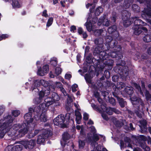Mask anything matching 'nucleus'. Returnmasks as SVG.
Here are the masks:
<instances>
[{
    "label": "nucleus",
    "mask_w": 151,
    "mask_h": 151,
    "mask_svg": "<svg viewBox=\"0 0 151 151\" xmlns=\"http://www.w3.org/2000/svg\"><path fill=\"white\" fill-rule=\"evenodd\" d=\"M130 99L133 105L138 106L137 107L138 111H141L143 110L144 104L140 98H138L134 96L131 98Z\"/></svg>",
    "instance_id": "f8f14e48"
},
{
    "label": "nucleus",
    "mask_w": 151,
    "mask_h": 151,
    "mask_svg": "<svg viewBox=\"0 0 151 151\" xmlns=\"http://www.w3.org/2000/svg\"><path fill=\"white\" fill-rule=\"evenodd\" d=\"M140 146L142 149H144L147 146L145 142L143 141L140 144Z\"/></svg>",
    "instance_id": "13d9d810"
},
{
    "label": "nucleus",
    "mask_w": 151,
    "mask_h": 151,
    "mask_svg": "<svg viewBox=\"0 0 151 151\" xmlns=\"http://www.w3.org/2000/svg\"><path fill=\"white\" fill-rule=\"evenodd\" d=\"M12 5L14 8H19L21 6V3L19 0H12Z\"/></svg>",
    "instance_id": "a878e982"
},
{
    "label": "nucleus",
    "mask_w": 151,
    "mask_h": 151,
    "mask_svg": "<svg viewBox=\"0 0 151 151\" xmlns=\"http://www.w3.org/2000/svg\"><path fill=\"white\" fill-rule=\"evenodd\" d=\"M46 111H42L40 115L38 114H35L34 117L36 124L40 121L43 122H45L47 121V117L45 112Z\"/></svg>",
    "instance_id": "4468645a"
},
{
    "label": "nucleus",
    "mask_w": 151,
    "mask_h": 151,
    "mask_svg": "<svg viewBox=\"0 0 151 151\" xmlns=\"http://www.w3.org/2000/svg\"><path fill=\"white\" fill-rule=\"evenodd\" d=\"M85 140H79L78 141L79 147L80 149L83 148L85 145Z\"/></svg>",
    "instance_id": "4c0bfd02"
},
{
    "label": "nucleus",
    "mask_w": 151,
    "mask_h": 151,
    "mask_svg": "<svg viewBox=\"0 0 151 151\" xmlns=\"http://www.w3.org/2000/svg\"><path fill=\"white\" fill-rule=\"evenodd\" d=\"M0 36L1 38V40L7 38L9 37V35L8 34H3Z\"/></svg>",
    "instance_id": "4d7b16f0"
},
{
    "label": "nucleus",
    "mask_w": 151,
    "mask_h": 151,
    "mask_svg": "<svg viewBox=\"0 0 151 151\" xmlns=\"http://www.w3.org/2000/svg\"><path fill=\"white\" fill-rule=\"evenodd\" d=\"M124 14L125 13L126 15H123L122 17V19L123 21V23L124 25L126 27H128L131 25L132 22L130 19H129V17H130V14L128 12L124 11Z\"/></svg>",
    "instance_id": "dca6fc26"
},
{
    "label": "nucleus",
    "mask_w": 151,
    "mask_h": 151,
    "mask_svg": "<svg viewBox=\"0 0 151 151\" xmlns=\"http://www.w3.org/2000/svg\"><path fill=\"white\" fill-rule=\"evenodd\" d=\"M113 38L111 36L109 35L107 36L106 38V42L107 43H109L112 40Z\"/></svg>",
    "instance_id": "09e8293b"
},
{
    "label": "nucleus",
    "mask_w": 151,
    "mask_h": 151,
    "mask_svg": "<svg viewBox=\"0 0 151 151\" xmlns=\"http://www.w3.org/2000/svg\"><path fill=\"white\" fill-rule=\"evenodd\" d=\"M112 43H114V47L113 48H114V50L115 51H113L110 52V55L112 58H115L118 55L119 53V51L121 50V47L120 46H118L117 47L116 46V42H113Z\"/></svg>",
    "instance_id": "412c9836"
},
{
    "label": "nucleus",
    "mask_w": 151,
    "mask_h": 151,
    "mask_svg": "<svg viewBox=\"0 0 151 151\" xmlns=\"http://www.w3.org/2000/svg\"><path fill=\"white\" fill-rule=\"evenodd\" d=\"M94 42L96 45H101L103 43V39L101 38L96 39L95 40Z\"/></svg>",
    "instance_id": "e433bc0d"
},
{
    "label": "nucleus",
    "mask_w": 151,
    "mask_h": 151,
    "mask_svg": "<svg viewBox=\"0 0 151 151\" xmlns=\"http://www.w3.org/2000/svg\"><path fill=\"white\" fill-rule=\"evenodd\" d=\"M47 11L46 10H44L42 12V16L45 17H47L48 16V14L47 13Z\"/></svg>",
    "instance_id": "69168bd1"
},
{
    "label": "nucleus",
    "mask_w": 151,
    "mask_h": 151,
    "mask_svg": "<svg viewBox=\"0 0 151 151\" xmlns=\"http://www.w3.org/2000/svg\"><path fill=\"white\" fill-rule=\"evenodd\" d=\"M71 77V75L69 73H66L65 76V79L69 80Z\"/></svg>",
    "instance_id": "de8ad7c7"
},
{
    "label": "nucleus",
    "mask_w": 151,
    "mask_h": 151,
    "mask_svg": "<svg viewBox=\"0 0 151 151\" xmlns=\"http://www.w3.org/2000/svg\"><path fill=\"white\" fill-rule=\"evenodd\" d=\"M125 143L122 141H121L120 142V147L121 150H122L127 146L133 148V145L131 143L130 139L127 137H126L124 138Z\"/></svg>",
    "instance_id": "2eb2a0df"
},
{
    "label": "nucleus",
    "mask_w": 151,
    "mask_h": 151,
    "mask_svg": "<svg viewBox=\"0 0 151 151\" xmlns=\"http://www.w3.org/2000/svg\"><path fill=\"white\" fill-rule=\"evenodd\" d=\"M109 102L113 105H115V101L114 99L113 98H111L109 99Z\"/></svg>",
    "instance_id": "0e129e2a"
},
{
    "label": "nucleus",
    "mask_w": 151,
    "mask_h": 151,
    "mask_svg": "<svg viewBox=\"0 0 151 151\" xmlns=\"http://www.w3.org/2000/svg\"><path fill=\"white\" fill-rule=\"evenodd\" d=\"M112 85L114 91V93H119V89H122L125 87V84L122 82H119L118 83L116 86L115 85H114V84H112Z\"/></svg>",
    "instance_id": "5701e85b"
},
{
    "label": "nucleus",
    "mask_w": 151,
    "mask_h": 151,
    "mask_svg": "<svg viewBox=\"0 0 151 151\" xmlns=\"http://www.w3.org/2000/svg\"><path fill=\"white\" fill-rule=\"evenodd\" d=\"M114 123L115 125L117 127H120L123 125V123L119 121H117L116 122H114Z\"/></svg>",
    "instance_id": "864d4df0"
},
{
    "label": "nucleus",
    "mask_w": 151,
    "mask_h": 151,
    "mask_svg": "<svg viewBox=\"0 0 151 151\" xmlns=\"http://www.w3.org/2000/svg\"><path fill=\"white\" fill-rule=\"evenodd\" d=\"M50 63L51 65L54 66H56L57 64L56 58H51L50 60Z\"/></svg>",
    "instance_id": "72a5a7b5"
},
{
    "label": "nucleus",
    "mask_w": 151,
    "mask_h": 151,
    "mask_svg": "<svg viewBox=\"0 0 151 151\" xmlns=\"http://www.w3.org/2000/svg\"><path fill=\"white\" fill-rule=\"evenodd\" d=\"M5 110V107L2 105H0V116L3 114Z\"/></svg>",
    "instance_id": "49530a36"
},
{
    "label": "nucleus",
    "mask_w": 151,
    "mask_h": 151,
    "mask_svg": "<svg viewBox=\"0 0 151 151\" xmlns=\"http://www.w3.org/2000/svg\"><path fill=\"white\" fill-rule=\"evenodd\" d=\"M98 25L99 26L104 25L107 27L109 25V21L106 15H104L100 17L98 21Z\"/></svg>",
    "instance_id": "f3484780"
},
{
    "label": "nucleus",
    "mask_w": 151,
    "mask_h": 151,
    "mask_svg": "<svg viewBox=\"0 0 151 151\" xmlns=\"http://www.w3.org/2000/svg\"><path fill=\"white\" fill-rule=\"evenodd\" d=\"M24 119L26 123H24L20 128L17 131V134L16 137L17 138L21 137L27 133L28 130H29L30 128L33 127L36 124L35 119L31 118V114L30 113H26L24 116Z\"/></svg>",
    "instance_id": "39448f33"
},
{
    "label": "nucleus",
    "mask_w": 151,
    "mask_h": 151,
    "mask_svg": "<svg viewBox=\"0 0 151 151\" xmlns=\"http://www.w3.org/2000/svg\"><path fill=\"white\" fill-rule=\"evenodd\" d=\"M62 71V70L60 68L57 67L55 69V73L57 76H58L61 74Z\"/></svg>",
    "instance_id": "79ce46f5"
},
{
    "label": "nucleus",
    "mask_w": 151,
    "mask_h": 151,
    "mask_svg": "<svg viewBox=\"0 0 151 151\" xmlns=\"http://www.w3.org/2000/svg\"><path fill=\"white\" fill-rule=\"evenodd\" d=\"M134 0H126L123 4L124 8L126 9L128 8L131 4L133 2Z\"/></svg>",
    "instance_id": "cd10ccee"
},
{
    "label": "nucleus",
    "mask_w": 151,
    "mask_h": 151,
    "mask_svg": "<svg viewBox=\"0 0 151 151\" xmlns=\"http://www.w3.org/2000/svg\"><path fill=\"white\" fill-rule=\"evenodd\" d=\"M49 84L47 81L43 79H36L33 81L30 84V91H32L33 94H36L39 91L38 87L41 85L44 87H47Z\"/></svg>",
    "instance_id": "423d86ee"
},
{
    "label": "nucleus",
    "mask_w": 151,
    "mask_h": 151,
    "mask_svg": "<svg viewBox=\"0 0 151 151\" xmlns=\"http://www.w3.org/2000/svg\"><path fill=\"white\" fill-rule=\"evenodd\" d=\"M143 40L146 42H149L151 41V33L145 35L143 38Z\"/></svg>",
    "instance_id": "7c9ffc66"
},
{
    "label": "nucleus",
    "mask_w": 151,
    "mask_h": 151,
    "mask_svg": "<svg viewBox=\"0 0 151 151\" xmlns=\"http://www.w3.org/2000/svg\"><path fill=\"white\" fill-rule=\"evenodd\" d=\"M13 149H15V151H21L22 150V147L19 145H17L14 147H13Z\"/></svg>",
    "instance_id": "603ef678"
},
{
    "label": "nucleus",
    "mask_w": 151,
    "mask_h": 151,
    "mask_svg": "<svg viewBox=\"0 0 151 151\" xmlns=\"http://www.w3.org/2000/svg\"><path fill=\"white\" fill-rule=\"evenodd\" d=\"M134 85L136 88L138 90V91H139L141 94L143 96V93L142 91H141L140 86L137 84H135Z\"/></svg>",
    "instance_id": "8fccbe9b"
},
{
    "label": "nucleus",
    "mask_w": 151,
    "mask_h": 151,
    "mask_svg": "<svg viewBox=\"0 0 151 151\" xmlns=\"http://www.w3.org/2000/svg\"><path fill=\"white\" fill-rule=\"evenodd\" d=\"M116 29V25H114L109 27L108 29V31L109 33L111 34L115 32Z\"/></svg>",
    "instance_id": "2f4dec72"
},
{
    "label": "nucleus",
    "mask_w": 151,
    "mask_h": 151,
    "mask_svg": "<svg viewBox=\"0 0 151 151\" xmlns=\"http://www.w3.org/2000/svg\"><path fill=\"white\" fill-rule=\"evenodd\" d=\"M73 116V114L69 113H67L66 114L65 118L63 115H59L54 119V124L56 126L63 124V126H64L65 123L67 124L68 121L70 120L72 121L73 123V119L72 118Z\"/></svg>",
    "instance_id": "0eeeda50"
},
{
    "label": "nucleus",
    "mask_w": 151,
    "mask_h": 151,
    "mask_svg": "<svg viewBox=\"0 0 151 151\" xmlns=\"http://www.w3.org/2000/svg\"><path fill=\"white\" fill-rule=\"evenodd\" d=\"M76 30V27L74 25L70 27V31L72 32H74Z\"/></svg>",
    "instance_id": "680f3d73"
},
{
    "label": "nucleus",
    "mask_w": 151,
    "mask_h": 151,
    "mask_svg": "<svg viewBox=\"0 0 151 151\" xmlns=\"http://www.w3.org/2000/svg\"><path fill=\"white\" fill-rule=\"evenodd\" d=\"M126 93L127 94L130 95L133 93V90L132 87H126L124 90Z\"/></svg>",
    "instance_id": "c756f323"
},
{
    "label": "nucleus",
    "mask_w": 151,
    "mask_h": 151,
    "mask_svg": "<svg viewBox=\"0 0 151 151\" xmlns=\"http://www.w3.org/2000/svg\"><path fill=\"white\" fill-rule=\"evenodd\" d=\"M101 107L102 111L104 112L105 111L107 114L109 115H112L113 112H116V110L115 109L110 107L107 108L106 107L105 104H102L101 105Z\"/></svg>",
    "instance_id": "4be33fe9"
},
{
    "label": "nucleus",
    "mask_w": 151,
    "mask_h": 151,
    "mask_svg": "<svg viewBox=\"0 0 151 151\" xmlns=\"http://www.w3.org/2000/svg\"><path fill=\"white\" fill-rule=\"evenodd\" d=\"M90 18L89 17L87 19V22L85 24L87 30L89 32H91L93 29V24H95L97 21V18L95 17L92 19L91 21Z\"/></svg>",
    "instance_id": "ddd939ff"
},
{
    "label": "nucleus",
    "mask_w": 151,
    "mask_h": 151,
    "mask_svg": "<svg viewBox=\"0 0 151 151\" xmlns=\"http://www.w3.org/2000/svg\"><path fill=\"white\" fill-rule=\"evenodd\" d=\"M132 9L135 12H138L139 11V7L136 4H134L132 6Z\"/></svg>",
    "instance_id": "58836bf2"
},
{
    "label": "nucleus",
    "mask_w": 151,
    "mask_h": 151,
    "mask_svg": "<svg viewBox=\"0 0 151 151\" xmlns=\"http://www.w3.org/2000/svg\"><path fill=\"white\" fill-rule=\"evenodd\" d=\"M119 103L120 106L122 107H123L126 104V102L124 101V100L122 98H118Z\"/></svg>",
    "instance_id": "473e14b6"
},
{
    "label": "nucleus",
    "mask_w": 151,
    "mask_h": 151,
    "mask_svg": "<svg viewBox=\"0 0 151 151\" xmlns=\"http://www.w3.org/2000/svg\"><path fill=\"white\" fill-rule=\"evenodd\" d=\"M93 59H92V58L91 55L87 56L86 58V61L88 63H91L93 62Z\"/></svg>",
    "instance_id": "37998d69"
},
{
    "label": "nucleus",
    "mask_w": 151,
    "mask_h": 151,
    "mask_svg": "<svg viewBox=\"0 0 151 151\" xmlns=\"http://www.w3.org/2000/svg\"><path fill=\"white\" fill-rule=\"evenodd\" d=\"M60 91L62 92L64 96H66L67 95L66 92L63 87H61V88H60Z\"/></svg>",
    "instance_id": "5fc2aeb1"
},
{
    "label": "nucleus",
    "mask_w": 151,
    "mask_h": 151,
    "mask_svg": "<svg viewBox=\"0 0 151 151\" xmlns=\"http://www.w3.org/2000/svg\"><path fill=\"white\" fill-rule=\"evenodd\" d=\"M78 32L79 35H81L84 32L81 27H79L78 29Z\"/></svg>",
    "instance_id": "052dcab7"
},
{
    "label": "nucleus",
    "mask_w": 151,
    "mask_h": 151,
    "mask_svg": "<svg viewBox=\"0 0 151 151\" xmlns=\"http://www.w3.org/2000/svg\"><path fill=\"white\" fill-rule=\"evenodd\" d=\"M55 84L56 86L59 88H61V87H63L62 83L60 82H56Z\"/></svg>",
    "instance_id": "bf43d9fd"
},
{
    "label": "nucleus",
    "mask_w": 151,
    "mask_h": 151,
    "mask_svg": "<svg viewBox=\"0 0 151 151\" xmlns=\"http://www.w3.org/2000/svg\"><path fill=\"white\" fill-rule=\"evenodd\" d=\"M137 1L140 3L147 4V9H144V13L142 14V16L151 25V0H137Z\"/></svg>",
    "instance_id": "6e6552de"
},
{
    "label": "nucleus",
    "mask_w": 151,
    "mask_h": 151,
    "mask_svg": "<svg viewBox=\"0 0 151 151\" xmlns=\"http://www.w3.org/2000/svg\"><path fill=\"white\" fill-rule=\"evenodd\" d=\"M50 93V89L47 88H45L40 91L38 93L39 97L36 98L34 99L33 101L35 104H39L44 100L45 104H43V108L45 109H47L48 106L53 104L55 101H59L60 98L58 95L56 93H54L52 94V98L45 97L48 96Z\"/></svg>",
    "instance_id": "f03ea898"
},
{
    "label": "nucleus",
    "mask_w": 151,
    "mask_h": 151,
    "mask_svg": "<svg viewBox=\"0 0 151 151\" xmlns=\"http://www.w3.org/2000/svg\"><path fill=\"white\" fill-rule=\"evenodd\" d=\"M72 91L73 92H74L77 90L78 85L76 84H74L72 86Z\"/></svg>",
    "instance_id": "3c124183"
},
{
    "label": "nucleus",
    "mask_w": 151,
    "mask_h": 151,
    "mask_svg": "<svg viewBox=\"0 0 151 151\" xmlns=\"http://www.w3.org/2000/svg\"><path fill=\"white\" fill-rule=\"evenodd\" d=\"M103 30L100 29L99 30H96L94 32V34L96 36H98L100 35L103 32Z\"/></svg>",
    "instance_id": "c03bdc74"
},
{
    "label": "nucleus",
    "mask_w": 151,
    "mask_h": 151,
    "mask_svg": "<svg viewBox=\"0 0 151 151\" xmlns=\"http://www.w3.org/2000/svg\"><path fill=\"white\" fill-rule=\"evenodd\" d=\"M44 133L39 135L38 137L37 141L38 144L43 143L45 141V139L52 135V132L48 130L44 129L43 130Z\"/></svg>",
    "instance_id": "9b49d317"
},
{
    "label": "nucleus",
    "mask_w": 151,
    "mask_h": 151,
    "mask_svg": "<svg viewBox=\"0 0 151 151\" xmlns=\"http://www.w3.org/2000/svg\"><path fill=\"white\" fill-rule=\"evenodd\" d=\"M45 104V102H43L42 104H40L39 105V106H36L34 108V112H36L37 113V114H38V113L41 110H42V111H46L47 109H44V108H43V105H42L43 104Z\"/></svg>",
    "instance_id": "393cba45"
},
{
    "label": "nucleus",
    "mask_w": 151,
    "mask_h": 151,
    "mask_svg": "<svg viewBox=\"0 0 151 151\" xmlns=\"http://www.w3.org/2000/svg\"><path fill=\"white\" fill-rule=\"evenodd\" d=\"M101 115L104 119L106 120H107L108 119V118L106 114L102 113L101 114Z\"/></svg>",
    "instance_id": "774afa93"
},
{
    "label": "nucleus",
    "mask_w": 151,
    "mask_h": 151,
    "mask_svg": "<svg viewBox=\"0 0 151 151\" xmlns=\"http://www.w3.org/2000/svg\"><path fill=\"white\" fill-rule=\"evenodd\" d=\"M53 21V19L52 17L50 18L48 20L47 22L46 26L47 27H49L50 26L52 23Z\"/></svg>",
    "instance_id": "a19ab883"
},
{
    "label": "nucleus",
    "mask_w": 151,
    "mask_h": 151,
    "mask_svg": "<svg viewBox=\"0 0 151 151\" xmlns=\"http://www.w3.org/2000/svg\"><path fill=\"white\" fill-rule=\"evenodd\" d=\"M91 6V8H90V10L91 12H93L92 9H93L95 7V5L94 4H88L86 5V8H88L89 7Z\"/></svg>",
    "instance_id": "ea45409f"
},
{
    "label": "nucleus",
    "mask_w": 151,
    "mask_h": 151,
    "mask_svg": "<svg viewBox=\"0 0 151 151\" xmlns=\"http://www.w3.org/2000/svg\"><path fill=\"white\" fill-rule=\"evenodd\" d=\"M49 71V66L46 65L43 66L42 69L41 68H38L37 74L40 76H43L47 74Z\"/></svg>",
    "instance_id": "a211bd4d"
},
{
    "label": "nucleus",
    "mask_w": 151,
    "mask_h": 151,
    "mask_svg": "<svg viewBox=\"0 0 151 151\" xmlns=\"http://www.w3.org/2000/svg\"><path fill=\"white\" fill-rule=\"evenodd\" d=\"M83 119L85 120H87L88 119V115L87 113L84 112L83 114Z\"/></svg>",
    "instance_id": "6e6d98bb"
},
{
    "label": "nucleus",
    "mask_w": 151,
    "mask_h": 151,
    "mask_svg": "<svg viewBox=\"0 0 151 151\" xmlns=\"http://www.w3.org/2000/svg\"><path fill=\"white\" fill-rule=\"evenodd\" d=\"M128 70L127 69L126 70H124L120 73L119 72H118V73L121 78L123 79H125L127 78L128 75Z\"/></svg>",
    "instance_id": "bb28decb"
},
{
    "label": "nucleus",
    "mask_w": 151,
    "mask_h": 151,
    "mask_svg": "<svg viewBox=\"0 0 151 151\" xmlns=\"http://www.w3.org/2000/svg\"><path fill=\"white\" fill-rule=\"evenodd\" d=\"M22 144L26 148L32 149L35 144V140L31 139L29 141H25L22 142Z\"/></svg>",
    "instance_id": "6ab92c4d"
},
{
    "label": "nucleus",
    "mask_w": 151,
    "mask_h": 151,
    "mask_svg": "<svg viewBox=\"0 0 151 151\" xmlns=\"http://www.w3.org/2000/svg\"><path fill=\"white\" fill-rule=\"evenodd\" d=\"M68 97L67 99L68 103V104H70V103L72 102L73 101V99H74V98L73 97V96H70L69 95H68Z\"/></svg>",
    "instance_id": "a18cd8bd"
},
{
    "label": "nucleus",
    "mask_w": 151,
    "mask_h": 151,
    "mask_svg": "<svg viewBox=\"0 0 151 151\" xmlns=\"http://www.w3.org/2000/svg\"><path fill=\"white\" fill-rule=\"evenodd\" d=\"M76 129L78 130H81L80 134L81 135H84V132L83 131V126H81L79 125H77Z\"/></svg>",
    "instance_id": "c9c22d12"
},
{
    "label": "nucleus",
    "mask_w": 151,
    "mask_h": 151,
    "mask_svg": "<svg viewBox=\"0 0 151 151\" xmlns=\"http://www.w3.org/2000/svg\"><path fill=\"white\" fill-rule=\"evenodd\" d=\"M70 137V135L67 132H65L63 134V139L61 141V145L64 147L62 151H69L68 149L70 148V145L68 143L69 142V139Z\"/></svg>",
    "instance_id": "9d476101"
},
{
    "label": "nucleus",
    "mask_w": 151,
    "mask_h": 151,
    "mask_svg": "<svg viewBox=\"0 0 151 151\" xmlns=\"http://www.w3.org/2000/svg\"><path fill=\"white\" fill-rule=\"evenodd\" d=\"M74 105L77 110L75 111V115L76 116V122L77 124H80L81 122V120L82 118V116L80 113V112L79 111L78 109V105L77 104L75 103H74Z\"/></svg>",
    "instance_id": "aec40b11"
},
{
    "label": "nucleus",
    "mask_w": 151,
    "mask_h": 151,
    "mask_svg": "<svg viewBox=\"0 0 151 151\" xmlns=\"http://www.w3.org/2000/svg\"><path fill=\"white\" fill-rule=\"evenodd\" d=\"M103 9L101 6L97 7L94 11V13L96 16H98L103 12Z\"/></svg>",
    "instance_id": "c85d7f7f"
},
{
    "label": "nucleus",
    "mask_w": 151,
    "mask_h": 151,
    "mask_svg": "<svg viewBox=\"0 0 151 151\" xmlns=\"http://www.w3.org/2000/svg\"><path fill=\"white\" fill-rule=\"evenodd\" d=\"M134 21V26L133 27L134 29V33L136 35H138L142 32V30L145 32L147 31V29L144 27H141V26H145L146 23L143 22L140 19H138L137 17H135L132 19Z\"/></svg>",
    "instance_id": "1a4fd4ad"
},
{
    "label": "nucleus",
    "mask_w": 151,
    "mask_h": 151,
    "mask_svg": "<svg viewBox=\"0 0 151 151\" xmlns=\"http://www.w3.org/2000/svg\"><path fill=\"white\" fill-rule=\"evenodd\" d=\"M19 110L12 111L11 114H6L3 118L0 119V138H2L6 132L11 136L16 137L17 131L20 128V125L19 124H14L13 126V122L14 119L13 117L18 116L20 114Z\"/></svg>",
    "instance_id": "f257e3e1"
},
{
    "label": "nucleus",
    "mask_w": 151,
    "mask_h": 151,
    "mask_svg": "<svg viewBox=\"0 0 151 151\" xmlns=\"http://www.w3.org/2000/svg\"><path fill=\"white\" fill-rule=\"evenodd\" d=\"M91 106L93 109L98 111H100L99 108L94 104H92Z\"/></svg>",
    "instance_id": "e2e57ef3"
},
{
    "label": "nucleus",
    "mask_w": 151,
    "mask_h": 151,
    "mask_svg": "<svg viewBox=\"0 0 151 151\" xmlns=\"http://www.w3.org/2000/svg\"><path fill=\"white\" fill-rule=\"evenodd\" d=\"M84 78L87 83H91V77L89 75L87 74H85Z\"/></svg>",
    "instance_id": "f704fd0d"
},
{
    "label": "nucleus",
    "mask_w": 151,
    "mask_h": 151,
    "mask_svg": "<svg viewBox=\"0 0 151 151\" xmlns=\"http://www.w3.org/2000/svg\"><path fill=\"white\" fill-rule=\"evenodd\" d=\"M141 125L139 126L141 130V132L143 133L146 131V121L145 120H142L140 121Z\"/></svg>",
    "instance_id": "b1692460"
},
{
    "label": "nucleus",
    "mask_w": 151,
    "mask_h": 151,
    "mask_svg": "<svg viewBox=\"0 0 151 151\" xmlns=\"http://www.w3.org/2000/svg\"><path fill=\"white\" fill-rule=\"evenodd\" d=\"M104 73V75H105V77L106 78H108L110 77V73L109 71H105Z\"/></svg>",
    "instance_id": "338daca9"
},
{
    "label": "nucleus",
    "mask_w": 151,
    "mask_h": 151,
    "mask_svg": "<svg viewBox=\"0 0 151 151\" xmlns=\"http://www.w3.org/2000/svg\"><path fill=\"white\" fill-rule=\"evenodd\" d=\"M89 130L91 133L88 134L86 140L88 143L91 144L93 150L91 151H108L103 147L98 145L97 142L99 139L103 138L104 139L105 137L103 135L96 133V131L94 126H92L89 128Z\"/></svg>",
    "instance_id": "7ed1b4c3"
},
{
    "label": "nucleus",
    "mask_w": 151,
    "mask_h": 151,
    "mask_svg": "<svg viewBox=\"0 0 151 151\" xmlns=\"http://www.w3.org/2000/svg\"><path fill=\"white\" fill-rule=\"evenodd\" d=\"M99 48L101 49V47H99V46L96 47L94 50V52H96L97 54H99V59L98 60L96 64L97 67L100 68L101 70L102 69L107 65L109 66V69H111L112 68V65L113 63V61L110 59L107 60L110 57L108 53H109V50L104 51H100V50H98Z\"/></svg>",
    "instance_id": "20e7f679"
}]
</instances>
